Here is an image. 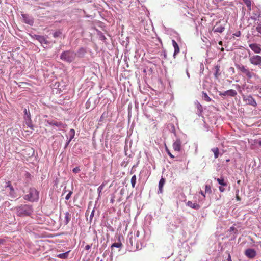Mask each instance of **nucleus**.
Masks as SVG:
<instances>
[{"instance_id":"obj_1","label":"nucleus","mask_w":261,"mask_h":261,"mask_svg":"<svg viewBox=\"0 0 261 261\" xmlns=\"http://www.w3.org/2000/svg\"><path fill=\"white\" fill-rule=\"evenodd\" d=\"M17 216L24 217L30 216L32 213L31 206L29 205H21L15 207Z\"/></svg>"},{"instance_id":"obj_2","label":"nucleus","mask_w":261,"mask_h":261,"mask_svg":"<svg viewBox=\"0 0 261 261\" xmlns=\"http://www.w3.org/2000/svg\"><path fill=\"white\" fill-rule=\"evenodd\" d=\"M236 67L247 79H251L252 77L255 76L254 73L252 72L250 70L243 65L236 64Z\"/></svg>"},{"instance_id":"obj_3","label":"nucleus","mask_w":261,"mask_h":261,"mask_svg":"<svg viewBox=\"0 0 261 261\" xmlns=\"http://www.w3.org/2000/svg\"><path fill=\"white\" fill-rule=\"evenodd\" d=\"M23 199L31 202H34L38 199V192L34 188H30L29 193L24 195Z\"/></svg>"},{"instance_id":"obj_4","label":"nucleus","mask_w":261,"mask_h":261,"mask_svg":"<svg viewBox=\"0 0 261 261\" xmlns=\"http://www.w3.org/2000/svg\"><path fill=\"white\" fill-rule=\"evenodd\" d=\"M76 55L73 51H64L60 55V59L67 62L71 63L74 60Z\"/></svg>"},{"instance_id":"obj_5","label":"nucleus","mask_w":261,"mask_h":261,"mask_svg":"<svg viewBox=\"0 0 261 261\" xmlns=\"http://www.w3.org/2000/svg\"><path fill=\"white\" fill-rule=\"evenodd\" d=\"M243 100L247 105H251L253 107L256 106V102L254 98L251 95L244 96Z\"/></svg>"},{"instance_id":"obj_6","label":"nucleus","mask_w":261,"mask_h":261,"mask_svg":"<svg viewBox=\"0 0 261 261\" xmlns=\"http://www.w3.org/2000/svg\"><path fill=\"white\" fill-rule=\"evenodd\" d=\"M250 63L256 66H259L261 65V56L258 55H254L250 57Z\"/></svg>"},{"instance_id":"obj_7","label":"nucleus","mask_w":261,"mask_h":261,"mask_svg":"<svg viewBox=\"0 0 261 261\" xmlns=\"http://www.w3.org/2000/svg\"><path fill=\"white\" fill-rule=\"evenodd\" d=\"M47 122L50 126H56L60 129L64 128L66 126V124H63L61 122L57 121L55 120H47Z\"/></svg>"},{"instance_id":"obj_8","label":"nucleus","mask_w":261,"mask_h":261,"mask_svg":"<svg viewBox=\"0 0 261 261\" xmlns=\"http://www.w3.org/2000/svg\"><path fill=\"white\" fill-rule=\"evenodd\" d=\"M244 254L245 256L250 259L254 258L256 255V251L253 249H248L245 250Z\"/></svg>"},{"instance_id":"obj_9","label":"nucleus","mask_w":261,"mask_h":261,"mask_svg":"<svg viewBox=\"0 0 261 261\" xmlns=\"http://www.w3.org/2000/svg\"><path fill=\"white\" fill-rule=\"evenodd\" d=\"M5 189L9 191V196L12 198L16 197L15 190H14L10 181L7 182V185L5 186Z\"/></svg>"},{"instance_id":"obj_10","label":"nucleus","mask_w":261,"mask_h":261,"mask_svg":"<svg viewBox=\"0 0 261 261\" xmlns=\"http://www.w3.org/2000/svg\"><path fill=\"white\" fill-rule=\"evenodd\" d=\"M213 31L218 33H223L224 30V26L220 24L219 22H216V25L213 27L212 29Z\"/></svg>"},{"instance_id":"obj_11","label":"nucleus","mask_w":261,"mask_h":261,"mask_svg":"<svg viewBox=\"0 0 261 261\" xmlns=\"http://www.w3.org/2000/svg\"><path fill=\"white\" fill-rule=\"evenodd\" d=\"M216 181L218 182L219 184L222 186H220L219 188V190L221 192H224L225 191V189L223 187H226L227 186V184L226 182L224 181V178H217L216 179Z\"/></svg>"},{"instance_id":"obj_12","label":"nucleus","mask_w":261,"mask_h":261,"mask_svg":"<svg viewBox=\"0 0 261 261\" xmlns=\"http://www.w3.org/2000/svg\"><path fill=\"white\" fill-rule=\"evenodd\" d=\"M34 38L38 40L41 44H48V41L44 36L35 35Z\"/></svg>"},{"instance_id":"obj_13","label":"nucleus","mask_w":261,"mask_h":261,"mask_svg":"<svg viewBox=\"0 0 261 261\" xmlns=\"http://www.w3.org/2000/svg\"><path fill=\"white\" fill-rule=\"evenodd\" d=\"M140 241L139 239H134V237L132 234H130V237L129 238V243L130 244L131 246H136L137 249L139 248V242Z\"/></svg>"},{"instance_id":"obj_14","label":"nucleus","mask_w":261,"mask_h":261,"mask_svg":"<svg viewBox=\"0 0 261 261\" xmlns=\"http://www.w3.org/2000/svg\"><path fill=\"white\" fill-rule=\"evenodd\" d=\"M249 46H250L252 50L254 51V52L256 54H259L261 51L260 45L258 44H250Z\"/></svg>"},{"instance_id":"obj_15","label":"nucleus","mask_w":261,"mask_h":261,"mask_svg":"<svg viewBox=\"0 0 261 261\" xmlns=\"http://www.w3.org/2000/svg\"><path fill=\"white\" fill-rule=\"evenodd\" d=\"M173 149L176 151H179L181 148V141L179 140H176L172 145Z\"/></svg>"},{"instance_id":"obj_16","label":"nucleus","mask_w":261,"mask_h":261,"mask_svg":"<svg viewBox=\"0 0 261 261\" xmlns=\"http://www.w3.org/2000/svg\"><path fill=\"white\" fill-rule=\"evenodd\" d=\"M173 47H174V53H173V57L175 58L176 55L179 53V47L176 42L172 40Z\"/></svg>"},{"instance_id":"obj_17","label":"nucleus","mask_w":261,"mask_h":261,"mask_svg":"<svg viewBox=\"0 0 261 261\" xmlns=\"http://www.w3.org/2000/svg\"><path fill=\"white\" fill-rule=\"evenodd\" d=\"M187 205L194 210H198L200 208V206L197 203H193L190 201L187 202Z\"/></svg>"},{"instance_id":"obj_18","label":"nucleus","mask_w":261,"mask_h":261,"mask_svg":"<svg viewBox=\"0 0 261 261\" xmlns=\"http://www.w3.org/2000/svg\"><path fill=\"white\" fill-rule=\"evenodd\" d=\"M24 120H25V124L28 126V127H29L32 129H33V125L32 124L31 120V115L30 114L27 115V118L24 117Z\"/></svg>"},{"instance_id":"obj_19","label":"nucleus","mask_w":261,"mask_h":261,"mask_svg":"<svg viewBox=\"0 0 261 261\" xmlns=\"http://www.w3.org/2000/svg\"><path fill=\"white\" fill-rule=\"evenodd\" d=\"M165 182V179L163 178H161L160 182H159V186H158L159 193H162V191H163L162 189H163V187H164Z\"/></svg>"},{"instance_id":"obj_20","label":"nucleus","mask_w":261,"mask_h":261,"mask_svg":"<svg viewBox=\"0 0 261 261\" xmlns=\"http://www.w3.org/2000/svg\"><path fill=\"white\" fill-rule=\"evenodd\" d=\"M71 215L69 212L65 213V217H64V223L67 225L70 221Z\"/></svg>"},{"instance_id":"obj_21","label":"nucleus","mask_w":261,"mask_h":261,"mask_svg":"<svg viewBox=\"0 0 261 261\" xmlns=\"http://www.w3.org/2000/svg\"><path fill=\"white\" fill-rule=\"evenodd\" d=\"M211 151L214 153L215 158L217 159L219 156V148L217 147H213L211 149Z\"/></svg>"},{"instance_id":"obj_22","label":"nucleus","mask_w":261,"mask_h":261,"mask_svg":"<svg viewBox=\"0 0 261 261\" xmlns=\"http://www.w3.org/2000/svg\"><path fill=\"white\" fill-rule=\"evenodd\" d=\"M227 96L234 97L237 95V92L235 90L230 89L227 91Z\"/></svg>"},{"instance_id":"obj_23","label":"nucleus","mask_w":261,"mask_h":261,"mask_svg":"<svg viewBox=\"0 0 261 261\" xmlns=\"http://www.w3.org/2000/svg\"><path fill=\"white\" fill-rule=\"evenodd\" d=\"M215 76L216 77H218V76H219L220 75V66L219 65H216L215 67Z\"/></svg>"},{"instance_id":"obj_24","label":"nucleus","mask_w":261,"mask_h":261,"mask_svg":"<svg viewBox=\"0 0 261 261\" xmlns=\"http://www.w3.org/2000/svg\"><path fill=\"white\" fill-rule=\"evenodd\" d=\"M57 256L61 259H66L68 256V252L66 253H60L57 255Z\"/></svg>"},{"instance_id":"obj_25","label":"nucleus","mask_w":261,"mask_h":261,"mask_svg":"<svg viewBox=\"0 0 261 261\" xmlns=\"http://www.w3.org/2000/svg\"><path fill=\"white\" fill-rule=\"evenodd\" d=\"M244 1L246 5L248 7L249 10H251V2L250 0H243Z\"/></svg>"},{"instance_id":"obj_26","label":"nucleus","mask_w":261,"mask_h":261,"mask_svg":"<svg viewBox=\"0 0 261 261\" xmlns=\"http://www.w3.org/2000/svg\"><path fill=\"white\" fill-rule=\"evenodd\" d=\"M136 181V176L134 175L131 178V184L133 188H135Z\"/></svg>"},{"instance_id":"obj_27","label":"nucleus","mask_w":261,"mask_h":261,"mask_svg":"<svg viewBox=\"0 0 261 261\" xmlns=\"http://www.w3.org/2000/svg\"><path fill=\"white\" fill-rule=\"evenodd\" d=\"M205 193H212V190L211 187L210 185H206L205 186Z\"/></svg>"},{"instance_id":"obj_28","label":"nucleus","mask_w":261,"mask_h":261,"mask_svg":"<svg viewBox=\"0 0 261 261\" xmlns=\"http://www.w3.org/2000/svg\"><path fill=\"white\" fill-rule=\"evenodd\" d=\"M204 100L207 101L208 102L211 101L212 100L211 98L208 96L207 94L206 93H203V96Z\"/></svg>"},{"instance_id":"obj_29","label":"nucleus","mask_w":261,"mask_h":261,"mask_svg":"<svg viewBox=\"0 0 261 261\" xmlns=\"http://www.w3.org/2000/svg\"><path fill=\"white\" fill-rule=\"evenodd\" d=\"M122 247V244L121 243H114V244L111 245V248L114 247H117V248H120Z\"/></svg>"},{"instance_id":"obj_30","label":"nucleus","mask_w":261,"mask_h":261,"mask_svg":"<svg viewBox=\"0 0 261 261\" xmlns=\"http://www.w3.org/2000/svg\"><path fill=\"white\" fill-rule=\"evenodd\" d=\"M69 133H70V135L71 136H70V138L69 141V142H70L71 141V140H72V139H73L74 138V134H75L74 130L73 129H71Z\"/></svg>"},{"instance_id":"obj_31","label":"nucleus","mask_w":261,"mask_h":261,"mask_svg":"<svg viewBox=\"0 0 261 261\" xmlns=\"http://www.w3.org/2000/svg\"><path fill=\"white\" fill-rule=\"evenodd\" d=\"M62 34V32L60 31H57L54 32V33L53 34V37L55 38H57L59 37L61 34Z\"/></svg>"},{"instance_id":"obj_32","label":"nucleus","mask_w":261,"mask_h":261,"mask_svg":"<svg viewBox=\"0 0 261 261\" xmlns=\"http://www.w3.org/2000/svg\"><path fill=\"white\" fill-rule=\"evenodd\" d=\"M73 194V192L71 191H70L69 193H68V194H67L66 197H65V199L66 200H69V199L71 197V195Z\"/></svg>"},{"instance_id":"obj_33","label":"nucleus","mask_w":261,"mask_h":261,"mask_svg":"<svg viewBox=\"0 0 261 261\" xmlns=\"http://www.w3.org/2000/svg\"><path fill=\"white\" fill-rule=\"evenodd\" d=\"M105 186V185L103 184H101L100 185V186L99 187V188H98V191L99 192V194L100 193V192H102V190H103V188Z\"/></svg>"},{"instance_id":"obj_34","label":"nucleus","mask_w":261,"mask_h":261,"mask_svg":"<svg viewBox=\"0 0 261 261\" xmlns=\"http://www.w3.org/2000/svg\"><path fill=\"white\" fill-rule=\"evenodd\" d=\"M23 17L24 19V22H25V23H27L29 24H31L33 22V21L32 20L25 19V17L24 16H23Z\"/></svg>"},{"instance_id":"obj_35","label":"nucleus","mask_w":261,"mask_h":261,"mask_svg":"<svg viewBox=\"0 0 261 261\" xmlns=\"http://www.w3.org/2000/svg\"><path fill=\"white\" fill-rule=\"evenodd\" d=\"M80 169L78 167H76L73 169V172L74 173H77L80 171Z\"/></svg>"},{"instance_id":"obj_36","label":"nucleus","mask_w":261,"mask_h":261,"mask_svg":"<svg viewBox=\"0 0 261 261\" xmlns=\"http://www.w3.org/2000/svg\"><path fill=\"white\" fill-rule=\"evenodd\" d=\"M139 236H140V232L139 231H136V234H135L134 236H133V237H134L135 240L136 239H139Z\"/></svg>"},{"instance_id":"obj_37","label":"nucleus","mask_w":261,"mask_h":261,"mask_svg":"<svg viewBox=\"0 0 261 261\" xmlns=\"http://www.w3.org/2000/svg\"><path fill=\"white\" fill-rule=\"evenodd\" d=\"M23 112H24V117H26V118H27V115H29V114L30 115V112H28V111H27V110L26 109H24Z\"/></svg>"},{"instance_id":"obj_38","label":"nucleus","mask_w":261,"mask_h":261,"mask_svg":"<svg viewBox=\"0 0 261 261\" xmlns=\"http://www.w3.org/2000/svg\"><path fill=\"white\" fill-rule=\"evenodd\" d=\"M166 150H167V152L169 156H170L171 158H175V156L172 154V153L170 152L169 150L167 148H166Z\"/></svg>"},{"instance_id":"obj_39","label":"nucleus","mask_w":261,"mask_h":261,"mask_svg":"<svg viewBox=\"0 0 261 261\" xmlns=\"http://www.w3.org/2000/svg\"><path fill=\"white\" fill-rule=\"evenodd\" d=\"M256 30H257L258 33L261 34V24L258 25V26L256 27Z\"/></svg>"},{"instance_id":"obj_40","label":"nucleus","mask_w":261,"mask_h":261,"mask_svg":"<svg viewBox=\"0 0 261 261\" xmlns=\"http://www.w3.org/2000/svg\"><path fill=\"white\" fill-rule=\"evenodd\" d=\"M220 96H227V91H224L223 93H220Z\"/></svg>"},{"instance_id":"obj_41","label":"nucleus","mask_w":261,"mask_h":261,"mask_svg":"<svg viewBox=\"0 0 261 261\" xmlns=\"http://www.w3.org/2000/svg\"><path fill=\"white\" fill-rule=\"evenodd\" d=\"M233 35L237 36V37H240L241 35V32L240 31H238L233 34Z\"/></svg>"},{"instance_id":"obj_42","label":"nucleus","mask_w":261,"mask_h":261,"mask_svg":"<svg viewBox=\"0 0 261 261\" xmlns=\"http://www.w3.org/2000/svg\"><path fill=\"white\" fill-rule=\"evenodd\" d=\"M91 248V245H87L85 247V249L86 250H89L90 249V248Z\"/></svg>"},{"instance_id":"obj_43","label":"nucleus","mask_w":261,"mask_h":261,"mask_svg":"<svg viewBox=\"0 0 261 261\" xmlns=\"http://www.w3.org/2000/svg\"><path fill=\"white\" fill-rule=\"evenodd\" d=\"M229 71L232 72L233 74L235 73V70L233 67H230L229 68Z\"/></svg>"},{"instance_id":"obj_44","label":"nucleus","mask_w":261,"mask_h":261,"mask_svg":"<svg viewBox=\"0 0 261 261\" xmlns=\"http://www.w3.org/2000/svg\"><path fill=\"white\" fill-rule=\"evenodd\" d=\"M236 198H237V200H238V201H240L241 200V198L240 197H239L238 196V195L237 194V196H236Z\"/></svg>"},{"instance_id":"obj_45","label":"nucleus","mask_w":261,"mask_h":261,"mask_svg":"<svg viewBox=\"0 0 261 261\" xmlns=\"http://www.w3.org/2000/svg\"><path fill=\"white\" fill-rule=\"evenodd\" d=\"M5 241L4 239H0V244H3L4 243Z\"/></svg>"},{"instance_id":"obj_46","label":"nucleus","mask_w":261,"mask_h":261,"mask_svg":"<svg viewBox=\"0 0 261 261\" xmlns=\"http://www.w3.org/2000/svg\"><path fill=\"white\" fill-rule=\"evenodd\" d=\"M200 194L201 195H202L204 197H205V194L203 193V192L202 191H201Z\"/></svg>"},{"instance_id":"obj_47","label":"nucleus","mask_w":261,"mask_h":261,"mask_svg":"<svg viewBox=\"0 0 261 261\" xmlns=\"http://www.w3.org/2000/svg\"><path fill=\"white\" fill-rule=\"evenodd\" d=\"M114 198H111V203H114Z\"/></svg>"},{"instance_id":"obj_48","label":"nucleus","mask_w":261,"mask_h":261,"mask_svg":"<svg viewBox=\"0 0 261 261\" xmlns=\"http://www.w3.org/2000/svg\"><path fill=\"white\" fill-rule=\"evenodd\" d=\"M222 43H223V42H222V41H220L219 42V45H222Z\"/></svg>"},{"instance_id":"obj_49","label":"nucleus","mask_w":261,"mask_h":261,"mask_svg":"<svg viewBox=\"0 0 261 261\" xmlns=\"http://www.w3.org/2000/svg\"><path fill=\"white\" fill-rule=\"evenodd\" d=\"M234 227H230V230H231V231H233V230H234Z\"/></svg>"},{"instance_id":"obj_50","label":"nucleus","mask_w":261,"mask_h":261,"mask_svg":"<svg viewBox=\"0 0 261 261\" xmlns=\"http://www.w3.org/2000/svg\"><path fill=\"white\" fill-rule=\"evenodd\" d=\"M229 258L228 259H227V261H231V259H230V255L229 256Z\"/></svg>"},{"instance_id":"obj_51","label":"nucleus","mask_w":261,"mask_h":261,"mask_svg":"<svg viewBox=\"0 0 261 261\" xmlns=\"http://www.w3.org/2000/svg\"><path fill=\"white\" fill-rule=\"evenodd\" d=\"M258 144H259V145H261V141H259Z\"/></svg>"},{"instance_id":"obj_52","label":"nucleus","mask_w":261,"mask_h":261,"mask_svg":"<svg viewBox=\"0 0 261 261\" xmlns=\"http://www.w3.org/2000/svg\"><path fill=\"white\" fill-rule=\"evenodd\" d=\"M93 211L92 212V214H91V216H93Z\"/></svg>"},{"instance_id":"obj_53","label":"nucleus","mask_w":261,"mask_h":261,"mask_svg":"<svg viewBox=\"0 0 261 261\" xmlns=\"http://www.w3.org/2000/svg\"><path fill=\"white\" fill-rule=\"evenodd\" d=\"M198 105H199V107H201V105L199 103H198Z\"/></svg>"},{"instance_id":"obj_54","label":"nucleus","mask_w":261,"mask_h":261,"mask_svg":"<svg viewBox=\"0 0 261 261\" xmlns=\"http://www.w3.org/2000/svg\"><path fill=\"white\" fill-rule=\"evenodd\" d=\"M217 1L220 2V1H223V0H217Z\"/></svg>"}]
</instances>
